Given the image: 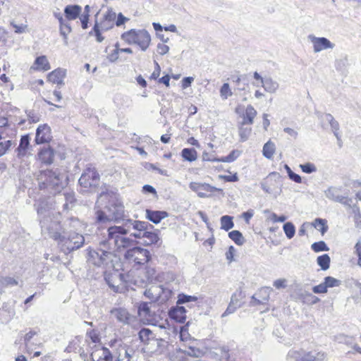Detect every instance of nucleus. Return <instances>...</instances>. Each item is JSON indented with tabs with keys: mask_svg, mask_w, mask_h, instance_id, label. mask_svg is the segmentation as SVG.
<instances>
[{
	"mask_svg": "<svg viewBox=\"0 0 361 361\" xmlns=\"http://www.w3.org/2000/svg\"><path fill=\"white\" fill-rule=\"evenodd\" d=\"M245 298V294L243 293L241 290H236L234 293L232 294L231 298V302L232 304L236 305L238 307L241 306L240 300Z\"/></svg>",
	"mask_w": 361,
	"mask_h": 361,
	"instance_id": "5fc2aeb1",
	"label": "nucleus"
},
{
	"mask_svg": "<svg viewBox=\"0 0 361 361\" xmlns=\"http://www.w3.org/2000/svg\"><path fill=\"white\" fill-rule=\"evenodd\" d=\"M36 210L43 233H50L55 224H61V214L56 209V201L53 196L40 197Z\"/></svg>",
	"mask_w": 361,
	"mask_h": 361,
	"instance_id": "f257e3e1",
	"label": "nucleus"
},
{
	"mask_svg": "<svg viewBox=\"0 0 361 361\" xmlns=\"http://www.w3.org/2000/svg\"><path fill=\"white\" fill-rule=\"evenodd\" d=\"M102 32L104 31L99 27L98 21L95 20L92 30L89 32V35L95 36L97 42H102L104 39V37L102 35Z\"/></svg>",
	"mask_w": 361,
	"mask_h": 361,
	"instance_id": "8fccbe9b",
	"label": "nucleus"
},
{
	"mask_svg": "<svg viewBox=\"0 0 361 361\" xmlns=\"http://www.w3.org/2000/svg\"><path fill=\"white\" fill-rule=\"evenodd\" d=\"M136 272L141 273L143 272V271L140 269H131L126 274H119L118 277L121 281L127 284H133L137 287H142L145 286L147 283V278H145V276H141L140 275H137Z\"/></svg>",
	"mask_w": 361,
	"mask_h": 361,
	"instance_id": "f8f14e48",
	"label": "nucleus"
},
{
	"mask_svg": "<svg viewBox=\"0 0 361 361\" xmlns=\"http://www.w3.org/2000/svg\"><path fill=\"white\" fill-rule=\"evenodd\" d=\"M198 298L195 295H189L185 293H179L178 295V300L176 302L177 305H183V304H187L190 303L192 302H196L197 301Z\"/></svg>",
	"mask_w": 361,
	"mask_h": 361,
	"instance_id": "49530a36",
	"label": "nucleus"
},
{
	"mask_svg": "<svg viewBox=\"0 0 361 361\" xmlns=\"http://www.w3.org/2000/svg\"><path fill=\"white\" fill-rule=\"evenodd\" d=\"M114 357L111 350L104 346L96 348L90 354L91 361H113Z\"/></svg>",
	"mask_w": 361,
	"mask_h": 361,
	"instance_id": "6ab92c4d",
	"label": "nucleus"
},
{
	"mask_svg": "<svg viewBox=\"0 0 361 361\" xmlns=\"http://www.w3.org/2000/svg\"><path fill=\"white\" fill-rule=\"evenodd\" d=\"M86 336L90 338L94 343H98L101 341L99 334L96 329H89L87 331Z\"/></svg>",
	"mask_w": 361,
	"mask_h": 361,
	"instance_id": "4d7b16f0",
	"label": "nucleus"
},
{
	"mask_svg": "<svg viewBox=\"0 0 361 361\" xmlns=\"http://www.w3.org/2000/svg\"><path fill=\"white\" fill-rule=\"evenodd\" d=\"M0 282L1 285L4 286H15L18 285V280L11 276L3 277Z\"/></svg>",
	"mask_w": 361,
	"mask_h": 361,
	"instance_id": "680f3d73",
	"label": "nucleus"
},
{
	"mask_svg": "<svg viewBox=\"0 0 361 361\" xmlns=\"http://www.w3.org/2000/svg\"><path fill=\"white\" fill-rule=\"evenodd\" d=\"M324 281L326 286V288L337 287L341 285L342 281L336 279L332 276H326Z\"/></svg>",
	"mask_w": 361,
	"mask_h": 361,
	"instance_id": "13d9d810",
	"label": "nucleus"
},
{
	"mask_svg": "<svg viewBox=\"0 0 361 361\" xmlns=\"http://www.w3.org/2000/svg\"><path fill=\"white\" fill-rule=\"evenodd\" d=\"M60 34L63 38V43L65 45H68V35L71 32V27L70 24L66 21L59 24Z\"/></svg>",
	"mask_w": 361,
	"mask_h": 361,
	"instance_id": "c03bdc74",
	"label": "nucleus"
},
{
	"mask_svg": "<svg viewBox=\"0 0 361 361\" xmlns=\"http://www.w3.org/2000/svg\"><path fill=\"white\" fill-rule=\"evenodd\" d=\"M275 150V144L271 140H269L263 146L262 154L267 159H271L274 156Z\"/></svg>",
	"mask_w": 361,
	"mask_h": 361,
	"instance_id": "4c0bfd02",
	"label": "nucleus"
},
{
	"mask_svg": "<svg viewBox=\"0 0 361 361\" xmlns=\"http://www.w3.org/2000/svg\"><path fill=\"white\" fill-rule=\"evenodd\" d=\"M308 38L313 44V50L315 53L320 52L324 49H334L335 47L334 43L324 37H318L310 35Z\"/></svg>",
	"mask_w": 361,
	"mask_h": 361,
	"instance_id": "dca6fc26",
	"label": "nucleus"
},
{
	"mask_svg": "<svg viewBox=\"0 0 361 361\" xmlns=\"http://www.w3.org/2000/svg\"><path fill=\"white\" fill-rule=\"evenodd\" d=\"M159 295H158V302L164 304L168 302L173 296V291L169 287L164 285H159Z\"/></svg>",
	"mask_w": 361,
	"mask_h": 361,
	"instance_id": "bb28decb",
	"label": "nucleus"
},
{
	"mask_svg": "<svg viewBox=\"0 0 361 361\" xmlns=\"http://www.w3.org/2000/svg\"><path fill=\"white\" fill-rule=\"evenodd\" d=\"M140 239V241H138L139 243L144 246L156 244L159 240L158 233L153 231L152 229H145V231L142 232Z\"/></svg>",
	"mask_w": 361,
	"mask_h": 361,
	"instance_id": "412c9836",
	"label": "nucleus"
},
{
	"mask_svg": "<svg viewBox=\"0 0 361 361\" xmlns=\"http://www.w3.org/2000/svg\"><path fill=\"white\" fill-rule=\"evenodd\" d=\"M25 113L30 123H36L40 120V115L34 110H26Z\"/></svg>",
	"mask_w": 361,
	"mask_h": 361,
	"instance_id": "bf43d9fd",
	"label": "nucleus"
},
{
	"mask_svg": "<svg viewBox=\"0 0 361 361\" xmlns=\"http://www.w3.org/2000/svg\"><path fill=\"white\" fill-rule=\"evenodd\" d=\"M189 188L191 190L197 192V196L200 198H206L210 197L209 195H207L205 192H203L202 191L209 192L218 191L223 193L222 189L216 188L206 183L191 182L189 185Z\"/></svg>",
	"mask_w": 361,
	"mask_h": 361,
	"instance_id": "2eb2a0df",
	"label": "nucleus"
},
{
	"mask_svg": "<svg viewBox=\"0 0 361 361\" xmlns=\"http://www.w3.org/2000/svg\"><path fill=\"white\" fill-rule=\"evenodd\" d=\"M228 237L237 245H243L245 239L243 237L242 233L238 230H233L228 233Z\"/></svg>",
	"mask_w": 361,
	"mask_h": 361,
	"instance_id": "79ce46f5",
	"label": "nucleus"
},
{
	"mask_svg": "<svg viewBox=\"0 0 361 361\" xmlns=\"http://www.w3.org/2000/svg\"><path fill=\"white\" fill-rule=\"evenodd\" d=\"M51 140V128L47 124L38 126L36 130L35 142L37 145L47 143Z\"/></svg>",
	"mask_w": 361,
	"mask_h": 361,
	"instance_id": "a211bd4d",
	"label": "nucleus"
},
{
	"mask_svg": "<svg viewBox=\"0 0 361 361\" xmlns=\"http://www.w3.org/2000/svg\"><path fill=\"white\" fill-rule=\"evenodd\" d=\"M300 168L302 171V172L305 173H312L317 171V168L314 164L308 162L304 164H300Z\"/></svg>",
	"mask_w": 361,
	"mask_h": 361,
	"instance_id": "e2e57ef3",
	"label": "nucleus"
},
{
	"mask_svg": "<svg viewBox=\"0 0 361 361\" xmlns=\"http://www.w3.org/2000/svg\"><path fill=\"white\" fill-rule=\"evenodd\" d=\"M63 11L67 20H73L77 19L80 16L82 12V8L80 6L77 4L67 5L64 8Z\"/></svg>",
	"mask_w": 361,
	"mask_h": 361,
	"instance_id": "393cba45",
	"label": "nucleus"
},
{
	"mask_svg": "<svg viewBox=\"0 0 361 361\" xmlns=\"http://www.w3.org/2000/svg\"><path fill=\"white\" fill-rule=\"evenodd\" d=\"M82 192H96L100 184V176L95 169L87 168L78 180Z\"/></svg>",
	"mask_w": 361,
	"mask_h": 361,
	"instance_id": "39448f33",
	"label": "nucleus"
},
{
	"mask_svg": "<svg viewBox=\"0 0 361 361\" xmlns=\"http://www.w3.org/2000/svg\"><path fill=\"white\" fill-rule=\"evenodd\" d=\"M326 354L322 351H306L302 348L291 349L287 354L288 361H322Z\"/></svg>",
	"mask_w": 361,
	"mask_h": 361,
	"instance_id": "6e6552de",
	"label": "nucleus"
},
{
	"mask_svg": "<svg viewBox=\"0 0 361 361\" xmlns=\"http://www.w3.org/2000/svg\"><path fill=\"white\" fill-rule=\"evenodd\" d=\"M184 350H185L187 357H201L204 354V351L203 350L193 345H189Z\"/></svg>",
	"mask_w": 361,
	"mask_h": 361,
	"instance_id": "a18cd8bd",
	"label": "nucleus"
},
{
	"mask_svg": "<svg viewBox=\"0 0 361 361\" xmlns=\"http://www.w3.org/2000/svg\"><path fill=\"white\" fill-rule=\"evenodd\" d=\"M126 235V230L122 224L111 226L107 229V238L102 240L99 243V246L108 248L114 252L119 241Z\"/></svg>",
	"mask_w": 361,
	"mask_h": 361,
	"instance_id": "0eeeda50",
	"label": "nucleus"
},
{
	"mask_svg": "<svg viewBox=\"0 0 361 361\" xmlns=\"http://www.w3.org/2000/svg\"><path fill=\"white\" fill-rule=\"evenodd\" d=\"M283 229L288 239H292L294 237L295 234V227L292 222L288 221L284 223Z\"/></svg>",
	"mask_w": 361,
	"mask_h": 361,
	"instance_id": "3c124183",
	"label": "nucleus"
},
{
	"mask_svg": "<svg viewBox=\"0 0 361 361\" xmlns=\"http://www.w3.org/2000/svg\"><path fill=\"white\" fill-rule=\"evenodd\" d=\"M312 250L315 252H324V251H329V247L326 245V243L323 241L320 240L318 242H315L311 245Z\"/></svg>",
	"mask_w": 361,
	"mask_h": 361,
	"instance_id": "864d4df0",
	"label": "nucleus"
},
{
	"mask_svg": "<svg viewBox=\"0 0 361 361\" xmlns=\"http://www.w3.org/2000/svg\"><path fill=\"white\" fill-rule=\"evenodd\" d=\"M328 289L324 281L317 286H314L312 287V291L314 293L320 294V293H326Z\"/></svg>",
	"mask_w": 361,
	"mask_h": 361,
	"instance_id": "774afa93",
	"label": "nucleus"
},
{
	"mask_svg": "<svg viewBox=\"0 0 361 361\" xmlns=\"http://www.w3.org/2000/svg\"><path fill=\"white\" fill-rule=\"evenodd\" d=\"M159 286H152L144 292V295L151 300L152 302H158V295H159Z\"/></svg>",
	"mask_w": 361,
	"mask_h": 361,
	"instance_id": "c9c22d12",
	"label": "nucleus"
},
{
	"mask_svg": "<svg viewBox=\"0 0 361 361\" xmlns=\"http://www.w3.org/2000/svg\"><path fill=\"white\" fill-rule=\"evenodd\" d=\"M181 157L184 160L192 162L197 159V152L194 148H184L181 151Z\"/></svg>",
	"mask_w": 361,
	"mask_h": 361,
	"instance_id": "e433bc0d",
	"label": "nucleus"
},
{
	"mask_svg": "<svg viewBox=\"0 0 361 361\" xmlns=\"http://www.w3.org/2000/svg\"><path fill=\"white\" fill-rule=\"evenodd\" d=\"M138 337L145 345H152V340H154V333L148 328H142L138 333Z\"/></svg>",
	"mask_w": 361,
	"mask_h": 361,
	"instance_id": "c756f323",
	"label": "nucleus"
},
{
	"mask_svg": "<svg viewBox=\"0 0 361 361\" xmlns=\"http://www.w3.org/2000/svg\"><path fill=\"white\" fill-rule=\"evenodd\" d=\"M99 27L102 29V30H103L104 32H106V31H108L109 30H111V28L114 27L115 23L111 22V21H109V20H106L105 19L103 18V20L99 23Z\"/></svg>",
	"mask_w": 361,
	"mask_h": 361,
	"instance_id": "338daca9",
	"label": "nucleus"
},
{
	"mask_svg": "<svg viewBox=\"0 0 361 361\" xmlns=\"http://www.w3.org/2000/svg\"><path fill=\"white\" fill-rule=\"evenodd\" d=\"M0 311H4L8 314L7 317L8 319H11V317L14 315L15 311L13 307L10 305L8 303L4 302L0 308Z\"/></svg>",
	"mask_w": 361,
	"mask_h": 361,
	"instance_id": "0e129e2a",
	"label": "nucleus"
},
{
	"mask_svg": "<svg viewBox=\"0 0 361 361\" xmlns=\"http://www.w3.org/2000/svg\"><path fill=\"white\" fill-rule=\"evenodd\" d=\"M221 228L228 231L234 227L233 217L228 215H224L220 219Z\"/></svg>",
	"mask_w": 361,
	"mask_h": 361,
	"instance_id": "a19ab883",
	"label": "nucleus"
},
{
	"mask_svg": "<svg viewBox=\"0 0 361 361\" xmlns=\"http://www.w3.org/2000/svg\"><path fill=\"white\" fill-rule=\"evenodd\" d=\"M190 322H188L185 325L180 326V339L181 341H185L187 339L188 336H189L188 334V326L190 325Z\"/></svg>",
	"mask_w": 361,
	"mask_h": 361,
	"instance_id": "69168bd1",
	"label": "nucleus"
},
{
	"mask_svg": "<svg viewBox=\"0 0 361 361\" xmlns=\"http://www.w3.org/2000/svg\"><path fill=\"white\" fill-rule=\"evenodd\" d=\"M39 159L45 164H52L54 157V151L51 147L43 148L38 152Z\"/></svg>",
	"mask_w": 361,
	"mask_h": 361,
	"instance_id": "a878e982",
	"label": "nucleus"
},
{
	"mask_svg": "<svg viewBox=\"0 0 361 361\" xmlns=\"http://www.w3.org/2000/svg\"><path fill=\"white\" fill-rule=\"evenodd\" d=\"M169 358L171 361H188L185 350L180 348H177L173 352H169Z\"/></svg>",
	"mask_w": 361,
	"mask_h": 361,
	"instance_id": "72a5a7b5",
	"label": "nucleus"
},
{
	"mask_svg": "<svg viewBox=\"0 0 361 361\" xmlns=\"http://www.w3.org/2000/svg\"><path fill=\"white\" fill-rule=\"evenodd\" d=\"M146 218L151 222L158 224L164 219L169 216V213L166 211L146 209Z\"/></svg>",
	"mask_w": 361,
	"mask_h": 361,
	"instance_id": "4be33fe9",
	"label": "nucleus"
},
{
	"mask_svg": "<svg viewBox=\"0 0 361 361\" xmlns=\"http://www.w3.org/2000/svg\"><path fill=\"white\" fill-rule=\"evenodd\" d=\"M121 38L128 44H137L142 51H146L151 42V36L145 29H131L122 33Z\"/></svg>",
	"mask_w": 361,
	"mask_h": 361,
	"instance_id": "20e7f679",
	"label": "nucleus"
},
{
	"mask_svg": "<svg viewBox=\"0 0 361 361\" xmlns=\"http://www.w3.org/2000/svg\"><path fill=\"white\" fill-rule=\"evenodd\" d=\"M64 175L56 170H42L37 175L39 188L50 195L61 192L65 185Z\"/></svg>",
	"mask_w": 361,
	"mask_h": 361,
	"instance_id": "7ed1b4c3",
	"label": "nucleus"
},
{
	"mask_svg": "<svg viewBox=\"0 0 361 361\" xmlns=\"http://www.w3.org/2000/svg\"><path fill=\"white\" fill-rule=\"evenodd\" d=\"M233 94L228 83H224L220 88V95L223 99H226Z\"/></svg>",
	"mask_w": 361,
	"mask_h": 361,
	"instance_id": "052dcab7",
	"label": "nucleus"
},
{
	"mask_svg": "<svg viewBox=\"0 0 361 361\" xmlns=\"http://www.w3.org/2000/svg\"><path fill=\"white\" fill-rule=\"evenodd\" d=\"M106 209L112 221L114 223H123L126 219L124 205L122 201L117 197H114L109 200Z\"/></svg>",
	"mask_w": 361,
	"mask_h": 361,
	"instance_id": "9d476101",
	"label": "nucleus"
},
{
	"mask_svg": "<svg viewBox=\"0 0 361 361\" xmlns=\"http://www.w3.org/2000/svg\"><path fill=\"white\" fill-rule=\"evenodd\" d=\"M253 78L259 82H254L253 85L256 87L262 86L264 90L269 93H274L279 88V83L269 77L263 78L255 71L253 73Z\"/></svg>",
	"mask_w": 361,
	"mask_h": 361,
	"instance_id": "4468645a",
	"label": "nucleus"
},
{
	"mask_svg": "<svg viewBox=\"0 0 361 361\" xmlns=\"http://www.w3.org/2000/svg\"><path fill=\"white\" fill-rule=\"evenodd\" d=\"M138 314L140 317H152V313L149 304L147 302H142L138 306Z\"/></svg>",
	"mask_w": 361,
	"mask_h": 361,
	"instance_id": "09e8293b",
	"label": "nucleus"
},
{
	"mask_svg": "<svg viewBox=\"0 0 361 361\" xmlns=\"http://www.w3.org/2000/svg\"><path fill=\"white\" fill-rule=\"evenodd\" d=\"M110 313L113 315L116 320L123 324H129L132 319V316L128 311L123 307L113 308Z\"/></svg>",
	"mask_w": 361,
	"mask_h": 361,
	"instance_id": "aec40b11",
	"label": "nucleus"
},
{
	"mask_svg": "<svg viewBox=\"0 0 361 361\" xmlns=\"http://www.w3.org/2000/svg\"><path fill=\"white\" fill-rule=\"evenodd\" d=\"M271 290L269 288H263L260 290L259 293H265L266 296L263 297L262 300L257 299L255 298V295L252 296L251 301H250V305L251 306H256L259 305H262L265 303V302L269 300V292Z\"/></svg>",
	"mask_w": 361,
	"mask_h": 361,
	"instance_id": "f704fd0d",
	"label": "nucleus"
},
{
	"mask_svg": "<svg viewBox=\"0 0 361 361\" xmlns=\"http://www.w3.org/2000/svg\"><path fill=\"white\" fill-rule=\"evenodd\" d=\"M240 155V151L233 149L227 156L219 158V162L231 163L234 161Z\"/></svg>",
	"mask_w": 361,
	"mask_h": 361,
	"instance_id": "603ef678",
	"label": "nucleus"
},
{
	"mask_svg": "<svg viewBox=\"0 0 361 361\" xmlns=\"http://www.w3.org/2000/svg\"><path fill=\"white\" fill-rule=\"evenodd\" d=\"M30 142V137L28 134L24 135L21 136L20 140V143L18 147L16 149L17 156L20 158L25 156L27 153V150L29 148Z\"/></svg>",
	"mask_w": 361,
	"mask_h": 361,
	"instance_id": "cd10ccee",
	"label": "nucleus"
},
{
	"mask_svg": "<svg viewBox=\"0 0 361 361\" xmlns=\"http://www.w3.org/2000/svg\"><path fill=\"white\" fill-rule=\"evenodd\" d=\"M66 71L63 68H56L48 74L47 79L52 83L59 85H64L63 79L66 77Z\"/></svg>",
	"mask_w": 361,
	"mask_h": 361,
	"instance_id": "5701e85b",
	"label": "nucleus"
},
{
	"mask_svg": "<svg viewBox=\"0 0 361 361\" xmlns=\"http://www.w3.org/2000/svg\"><path fill=\"white\" fill-rule=\"evenodd\" d=\"M55 228L48 235L49 238L58 242L61 250L65 255L78 250L84 245L85 239L82 234L70 232L66 235L61 224H55Z\"/></svg>",
	"mask_w": 361,
	"mask_h": 361,
	"instance_id": "f03ea898",
	"label": "nucleus"
},
{
	"mask_svg": "<svg viewBox=\"0 0 361 361\" xmlns=\"http://www.w3.org/2000/svg\"><path fill=\"white\" fill-rule=\"evenodd\" d=\"M187 312L185 307L176 304V306H173L169 310L168 315L171 320L177 323L183 324L187 318Z\"/></svg>",
	"mask_w": 361,
	"mask_h": 361,
	"instance_id": "f3484780",
	"label": "nucleus"
},
{
	"mask_svg": "<svg viewBox=\"0 0 361 361\" xmlns=\"http://www.w3.org/2000/svg\"><path fill=\"white\" fill-rule=\"evenodd\" d=\"M99 247L97 250L91 248L87 250V262L96 267L108 264L109 262L112 261V258L114 256L111 250L102 246Z\"/></svg>",
	"mask_w": 361,
	"mask_h": 361,
	"instance_id": "423d86ee",
	"label": "nucleus"
},
{
	"mask_svg": "<svg viewBox=\"0 0 361 361\" xmlns=\"http://www.w3.org/2000/svg\"><path fill=\"white\" fill-rule=\"evenodd\" d=\"M330 263L331 258L328 254L319 255L317 258V264L323 271H326L329 269Z\"/></svg>",
	"mask_w": 361,
	"mask_h": 361,
	"instance_id": "ea45409f",
	"label": "nucleus"
},
{
	"mask_svg": "<svg viewBox=\"0 0 361 361\" xmlns=\"http://www.w3.org/2000/svg\"><path fill=\"white\" fill-rule=\"evenodd\" d=\"M312 225L318 231H320L322 235H324L328 229L329 226L327 225V221L324 219L317 218L312 223Z\"/></svg>",
	"mask_w": 361,
	"mask_h": 361,
	"instance_id": "58836bf2",
	"label": "nucleus"
},
{
	"mask_svg": "<svg viewBox=\"0 0 361 361\" xmlns=\"http://www.w3.org/2000/svg\"><path fill=\"white\" fill-rule=\"evenodd\" d=\"M151 345H155L156 348L153 349L154 352L158 353L159 354L164 353L166 351H169V343L168 341L162 338H155L152 340Z\"/></svg>",
	"mask_w": 361,
	"mask_h": 361,
	"instance_id": "473e14b6",
	"label": "nucleus"
},
{
	"mask_svg": "<svg viewBox=\"0 0 361 361\" xmlns=\"http://www.w3.org/2000/svg\"><path fill=\"white\" fill-rule=\"evenodd\" d=\"M122 225L123 228H125V230H126L127 234L133 230H136L135 233H131V237L135 238H140L142 232L145 231V229L154 228V226L150 224L148 221H141L131 219H126L122 223Z\"/></svg>",
	"mask_w": 361,
	"mask_h": 361,
	"instance_id": "9b49d317",
	"label": "nucleus"
},
{
	"mask_svg": "<svg viewBox=\"0 0 361 361\" xmlns=\"http://www.w3.org/2000/svg\"><path fill=\"white\" fill-rule=\"evenodd\" d=\"M252 132V128L250 127H244L240 124L239 127V136L241 142H245L248 140Z\"/></svg>",
	"mask_w": 361,
	"mask_h": 361,
	"instance_id": "6e6d98bb",
	"label": "nucleus"
},
{
	"mask_svg": "<svg viewBox=\"0 0 361 361\" xmlns=\"http://www.w3.org/2000/svg\"><path fill=\"white\" fill-rule=\"evenodd\" d=\"M110 221H112V220L109 214H106L102 209H97L95 212V222L97 224H103Z\"/></svg>",
	"mask_w": 361,
	"mask_h": 361,
	"instance_id": "37998d69",
	"label": "nucleus"
},
{
	"mask_svg": "<svg viewBox=\"0 0 361 361\" xmlns=\"http://www.w3.org/2000/svg\"><path fill=\"white\" fill-rule=\"evenodd\" d=\"M124 258L130 263L143 265L151 259V254L148 250L135 246L126 250Z\"/></svg>",
	"mask_w": 361,
	"mask_h": 361,
	"instance_id": "1a4fd4ad",
	"label": "nucleus"
},
{
	"mask_svg": "<svg viewBox=\"0 0 361 361\" xmlns=\"http://www.w3.org/2000/svg\"><path fill=\"white\" fill-rule=\"evenodd\" d=\"M139 243L138 241L133 240L130 239L129 237H126V235L122 238V239L119 241L118 245L116 246V250H121V248H128L132 247L134 244Z\"/></svg>",
	"mask_w": 361,
	"mask_h": 361,
	"instance_id": "de8ad7c7",
	"label": "nucleus"
},
{
	"mask_svg": "<svg viewBox=\"0 0 361 361\" xmlns=\"http://www.w3.org/2000/svg\"><path fill=\"white\" fill-rule=\"evenodd\" d=\"M120 347L121 350L124 351V358H122V354L121 353H119L116 361H131V358L135 353V349L125 343L123 345H120Z\"/></svg>",
	"mask_w": 361,
	"mask_h": 361,
	"instance_id": "7c9ffc66",
	"label": "nucleus"
},
{
	"mask_svg": "<svg viewBox=\"0 0 361 361\" xmlns=\"http://www.w3.org/2000/svg\"><path fill=\"white\" fill-rule=\"evenodd\" d=\"M257 111L251 104L247 105L245 109V112L243 116V121L240 124L242 126L252 125L254 122L255 117L257 116Z\"/></svg>",
	"mask_w": 361,
	"mask_h": 361,
	"instance_id": "c85d7f7f",
	"label": "nucleus"
},
{
	"mask_svg": "<svg viewBox=\"0 0 361 361\" xmlns=\"http://www.w3.org/2000/svg\"><path fill=\"white\" fill-rule=\"evenodd\" d=\"M341 187H329L324 191L326 197L336 202H339L345 206L351 207L353 202L352 198H349L348 195H341Z\"/></svg>",
	"mask_w": 361,
	"mask_h": 361,
	"instance_id": "ddd939ff",
	"label": "nucleus"
},
{
	"mask_svg": "<svg viewBox=\"0 0 361 361\" xmlns=\"http://www.w3.org/2000/svg\"><path fill=\"white\" fill-rule=\"evenodd\" d=\"M34 65L36 67L32 66V68L37 71H47L51 68L50 63L44 55L37 56L35 60Z\"/></svg>",
	"mask_w": 361,
	"mask_h": 361,
	"instance_id": "2f4dec72",
	"label": "nucleus"
},
{
	"mask_svg": "<svg viewBox=\"0 0 361 361\" xmlns=\"http://www.w3.org/2000/svg\"><path fill=\"white\" fill-rule=\"evenodd\" d=\"M318 118L321 121V125L323 128H326L327 126L329 125L331 128L336 130L339 123L335 120L334 116L329 113H319Z\"/></svg>",
	"mask_w": 361,
	"mask_h": 361,
	"instance_id": "b1692460",
	"label": "nucleus"
}]
</instances>
